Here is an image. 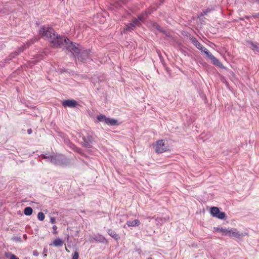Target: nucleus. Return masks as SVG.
Listing matches in <instances>:
<instances>
[{
	"label": "nucleus",
	"mask_w": 259,
	"mask_h": 259,
	"mask_svg": "<svg viewBox=\"0 0 259 259\" xmlns=\"http://www.w3.org/2000/svg\"><path fill=\"white\" fill-rule=\"evenodd\" d=\"M39 34L47 39L51 46L55 48L64 49L69 39L64 36H61L56 33L53 28L49 25H43L39 30Z\"/></svg>",
	"instance_id": "1"
},
{
	"label": "nucleus",
	"mask_w": 259,
	"mask_h": 259,
	"mask_svg": "<svg viewBox=\"0 0 259 259\" xmlns=\"http://www.w3.org/2000/svg\"><path fill=\"white\" fill-rule=\"evenodd\" d=\"M64 49L70 52L78 61L87 63L92 60V55L90 49L82 48L78 44L73 42L70 39Z\"/></svg>",
	"instance_id": "2"
},
{
	"label": "nucleus",
	"mask_w": 259,
	"mask_h": 259,
	"mask_svg": "<svg viewBox=\"0 0 259 259\" xmlns=\"http://www.w3.org/2000/svg\"><path fill=\"white\" fill-rule=\"evenodd\" d=\"M38 157H41V159H45L46 161L49 162L55 165L66 167L71 165L70 159L61 154L54 153L52 155L41 154Z\"/></svg>",
	"instance_id": "3"
},
{
	"label": "nucleus",
	"mask_w": 259,
	"mask_h": 259,
	"mask_svg": "<svg viewBox=\"0 0 259 259\" xmlns=\"http://www.w3.org/2000/svg\"><path fill=\"white\" fill-rule=\"evenodd\" d=\"M190 40L192 41L193 45L201 52H203L204 54L211 60L213 64L221 68H224L223 64L215 57L210 52L207 50L201 44H200L196 38L191 36L189 37Z\"/></svg>",
	"instance_id": "4"
},
{
	"label": "nucleus",
	"mask_w": 259,
	"mask_h": 259,
	"mask_svg": "<svg viewBox=\"0 0 259 259\" xmlns=\"http://www.w3.org/2000/svg\"><path fill=\"white\" fill-rule=\"evenodd\" d=\"M79 137L82 139L81 144L85 148H91L95 142L94 134L91 131L82 130L79 134Z\"/></svg>",
	"instance_id": "5"
},
{
	"label": "nucleus",
	"mask_w": 259,
	"mask_h": 259,
	"mask_svg": "<svg viewBox=\"0 0 259 259\" xmlns=\"http://www.w3.org/2000/svg\"><path fill=\"white\" fill-rule=\"evenodd\" d=\"M210 213L212 217L220 220H224L226 218V213L220 211L219 208L217 207H211L210 208Z\"/></svg>",
	"instance_id": "6"
},
{
	"label": "nucleus",
	"mask_w": 259,
	"mask_h": 259,
	"mask_svg": "<svg viewBox=\"0 0 259 259\" xmlns=\"http://www.w3.org/2000/svg\"><path fill=\"white\" fill-rule=\"evenodd\" d=\"M155 152L157 153H162L168 151V148L166 146H165L164 141L163 140L157 141L155 144Z\"/></svg>",
	"instance_id": "7"
},
{
	"label": "nucleus",
	"mask_w": 259,
	"mask_h": 259,
	"mask_svg": "<svg viewBox=\"0 0 259 259\" xmlns=\"http://www.w3.org/2000/svg\"><path fill=\"white\" fill-rule=\"evenodd\" d=\"M245 235V233H240L235 228L228 229L227 236L230 237L239 239L244 237Z\"/></svg>",
	"instance_id": "8"
},
{
	"label": "nucleus",
	"mask_w": 259,
	"mask_h": 259,
	"mask_svg": "<svg viewBox=\"0 0 259 259\" xmlns=\"http://www.w3.org/2000/svg\"><path fill=\"white\" fill-rule=\"evenodd\" d=\"M89 240L91 242H97L99 243H104L106 242V238L100 234H96L90 237Z\"/></svg>",
	"instance_id": "9"
},
{
	"label": "nucleus",
	"mask_w": 259,
	"mask_h": 259,
	"mask_svg": "<svg viewBox=\"0 0 259 259\" xmlns=\"http://www.w3.org/2000/svg\"><path fill=\"white\" fill-rule=\"evenodd\" d=\"M62 104L64 107H68L70 108L75 107L78 105L77 102L73 99L65 100L62 102Z\"/></svg>",
	"instance_id": "10"
},
{
	"label": "nucleus",
	"mask_w": 259,
	"mask_h": 259,
	"mask_svg": "<svg viewBox=\"0 0 259 259\" xmlns=\"http://www.w3.org/2000/svg\"><path fill=\"white\" fill-rule=\"evenodd\" d=\"M67 146L73 151L77 152L80 155L85 156V154L83 152V150L81 148L77 147L72 142H71Z\"/></svg>",
	"instance_id": "11"
},
{
	"label": "nucleus",
	"mask_w": 259,
	"mask_h": 259,
	"mask_svg": "<svg viewBox=\"0 0 259 259\" xmlns=\"http://www.w3.org/2000/svg\"><path fill=\"white\" fill-rule=\"evenodd\" d=\"M246 44L250 46V48L254 52L259 53V46L257 42H253L250 40H246Z\"/></svg>",
	"instance_id": "12"
},
{
	"label": "nucleus",
	"mask_w": 259,
	"mask_h": 259,
	"mask_svg": "<svg viewBox=\"0 0 259 259\" xmlns=\"http://www.w3.org/2000/svg\"><path fill=\"white\" fill-rule=\"evenodd\" d=\"M105 123L110 126H115L118 125V121L115 119L107 117Z\"/></svg>",
	"instance_id": "13"
},
{
	"label": "nucleus",
	"mask_w": 259,
	"mask_h": 259,
	"mask_svg": "<svg viewBox=\"0 0 259 259\" xmlns=\"http://www.w3.org/2000/svg\"><path fill=\"white\" fill-rule=\"evenodd\" d=\"M108 234L115 240H118L120 239V236L115 231L110 229L107 230Z\"/></svg>",
	"instance_id": "14"
},
{
	"label": "nucleus",
	"mask_w": 259,
	"mask_h": 259,
	"mask_svg": "<svg viewBox=\"0 0 259 259\" xmlns=\"http://www.w3.org/2000/svg\"><path fill=\"white\" fill-rule=\"evenodd\" d=\"M140 224V222L139 220H135L134 221H127L126 225L128 227H136L139 226Z\"/></svg>",
	"instance_id": "15"
},
{
	"label": "nucleus",
	"mask_w": 259,
	"mask_h": 259,
	"mask_svg": "<svg viewBox=\"0 0 259 259\" xmlns=\"http://www.w3.org/2000/svg\"><path fill=\"white\" fill-rule=\"evenodd\" d=\"M214 229L215 231L222 233L223 235L227 236L228 229L222 227H214Z\"/></svg>",
	"instance_id": "16"
},
{
	"label": "nucleus",
	"mask_w": 259,
	"mask_h": 259,
	"mask_svg": "<svg viewBox=\"0 0 259 259\" xmlns=\"http://www.w3.org/2000/svg\"><path fill=\"white\" fill-rule=\"evenodd\" d=\"M136 28V27L134 25V24L131 22L126 25L125 28H124L123 32H127L128 31H131L134 30Z\"/></svg>",
	"instance_id": "17"
},
{
	"label": "nucleus",
	"mask_w": 259,
	"mask_h": 259,
	"mask_svg": "<svg viewBox=\"0 0 259 259\" xmlns=\"http://www.w3.org/2000/svg\"><path fill=\"white\" fill-rule=\"evenodd\" d=\"M149 14L150 13H148L147 12H145L144 13H143L142 14L138 16L137 19L140 22H144L145 21L146 18L148 16Z\"/></svg>",
	"instance_id": "18"
},
{
	"label": "nucleus",
	"mask_w": 259,
	"mask_h": 259,
	"mask_svg": "<svg viewBox=\"0 0 259 259\" xmlns=\"http://www.w3.org/2000/svg\"><path fill=\"white\" fill-rule=\"evenodd\" d=\"M107 117L103 114H99L97 116V122H104L105 123Z\"/></svg>",
	"instance_id": "19"
},
{
	"label": "nucleus",
	"mask_w": 259,
	"mask_h": 259,
	"mask_svg": "<svg viewBox=\"0 0 259 259\" xmlns=\"http://www.w3.org/2000/svg\"><path fill=\"white\" fill-rule=\"evenodd\" d=\"M63 243H64V242L62 239L58 238L54 240V241L53 242V244L54 246H55L56 247H59V246H62L63 244Z\"/></svg>",
	"instance_id": "20"
},
{
	"label": "nucleus",
	"mask_w": 259,
	"mask_h": 259,
	"mask_svg": "<svg viewBox=\"0 0 259 259\" xmlns=\"http://www.w3.org/2000/svg\"><path fill=\"white\" fill-rule=\"evenodd\" d=\"M23 212L25 215L30 216L33 212V209L31 207H26L24 208Z\"/></svg>",
	"instance_id": "21"
},
{
	"label": "nucleus",
	"mask_w": 259,
	"mask_h": 259,
	"mask_svg": "<svg viewBox=\"0 0 259 259\" xmlns=\"http://www.w3.org/2000/svg\"><path fill=\"white\" fill-rule=\"evenodd\" d=\"M132 23L134 24V25L136 27L137 26H140L141 25V22L137 18L134 19L132 20Z\"/></svg>",
	"instance_id": "22"
},
{
	"label": "nucleus",
	"mask_w": 259,
	"mask_h": 259,
	"mask_svg": "<svg viewBox=\"0 0 259 259\" xmlns=\"http://www.w3.org/2000/svg\"><path fill=\"white\" fill-rule=\"evenodd\" d=\"M37 218L39 221H42L45 218V215L42 212H39L37 214Z\"/></svg>",
	"instance_id": "23"
},
{
	"label": "nucleus",
	"mask_w": 259,
	"mask_h": 259,
	"mask_svg": "<svg viewBox=\"0 0 259 259\" xmlns=\"http://www.w3.org/2000/svg\"><path fill=\"white\" fill-rule=\"evenodd\" d=\"M211 9L209 8L206 9L205 10L203 11L200 14V16H204L206 15L207 13L210 12L211 11Z\"/></svg>",
	"instance_id": "24"
},
{
	"label": "nucleus",
	"mask_w": 259,
	"mask_h": 259,
	"mask_svg": "<svg viewBox=\"0 0 259 259\" xmlns=\"http://www.w3.org/2000/svg\"><path fill=\"white\" fill-rule=\"evenodd\" d=\"M12 240L15 242H21L22 240L20 236H14L12 237Z\"/></svg>",
	"instance_id": "25"
},
{
	"label": "nucleus",
	"mask_w": 259,
	"mask_h": 259,
	"mask_svg": "<svg viewBox=\"0 0 259 259\" xmlns=\"http://www.w3.org/2000/svg\"><path fill=\"white\" fill-rule=\"evenodd\" d=\"M153 26L159 31H160L161 32H163V29L161 28V27L159 25H158L156 23H155V24H154Z\"/></svg>",
	"instance_id": "26"
},
{
	"label": "nucleus",
	"mask_w": 259,
	"mask_h": 259,
	"mask_svg": "<svg viewBox=\"0 0 259 259\" xmlns=\"http://www.w3.org/2000/svg\"><path fill=\"white\" fill-rule=\"evenodd\" d=\"M79 257L78 252L75 251L72 255V259H78Z\"/></svg>",
	"instance_id": "27"
},
{
	"label": "nucleus",
	"mask_w": 259,
	"mask_h": 259,
	"mask_svg": "<svg viewBox=\"0 0 259 259\" xmlns=\"http://www.w3.org/2000/svg\"><path fill=\"white\" fill-rule=\"evenodd\" d=\"M64 142L67 146H68V144H69V143L71 142V141L69 138L66 137L64 138Z\"/></svg>",
	"instance_id": "28"
},
{
	"label": "nucleus",
	"mask_w": 259,
	"mask_h": 259,
	"mask_svg": "<svg viewBox=\"0 0 259 259\" xmlns=\"http://www.w3.org/2000/svg\"><path fill=\"white\" fill-rule=\"evenodd\" d=\"M53 233L55 235L57 234L58 233V231H57V226L56 225H54L53 226Z\"/></svg>",
	"instance_id": "29"
},
{
	"label": "nucleus",
	"mask_w": 259,
	"mask_h": 259,
	"mask_svg": "<svg viewBox=\"0 0 259 259\" xmlns=\"http://www.w3.org/2000/svg\"><path fill=\"white\" fill-rule=\"evenodd\" d=\"M10 259H19L16 255L10 253Z\"/></svg>",
	"instance_id": "30"
},
{
	"label": "nucleus",
	"mask_w": 259,
	"mask_h": 259,
	"mask_svg": "<svg viewBox=\"0 0 259 259\" xmlns=\"http://www.w3.org/2000/svg\"><path fill=\"white\" fill-rule=\"evenodd\" d=\"M35 41V39H30L27 42V45L28 46H29V45H31V44H34V42Z\"/></svg>",
	"instance_id": "31"
},
{
	"label": "nucleus",
	"mask_w": 259,
	"mask_h": 259,
	"mask_svg": "<svg viewBox=\"0 0 259 259\" xmlns=\"http://www.w3.org/2000/svg\"><path fill=\"white\" fill-rule=\"evenodd\" d=\"M162 33H163V34H164L166 36L169 37H171V35H170V34L169 33V32H166V31L165 30H163V32H162Z\"/></svg>",
	"instance_id": "32"
},
{
	"label": "nucleus",
	"mask_w": 259,
	"mask_h": 259,
	"mask_svg": "<svg viewBox=\"0 0 259 259\" xmlns=\"http://www.w3.org/2000/svg\"><path fill=\"white\" fill-rule=\"evenodd\" d=\"M32 254L35 256H37L39 255V253L36 250H33L32 252Z\"/></svg>",
	"instance_id": "33"
},
{
	"label": "nucleus",
	"mask_w": 259,
	"mask_h": 259,
	"mask_svg": "<svg viewBox=\"0 0 259 259\" xmlns=\"http://www.w3.org/2000/svg\"><path fill=\"white\" fill-rule=\"evenodd\" d=\"M50 223L52 224H54L56 223V219L54 217H51L50 219Z\"/></svg>",
	"instance_id": "34"
},
{
	"label": "nucleus",
	"mask_w": 259,
	"mask_h": 259,
	"mask_svg": "<svg viewBox=\"0 0 259 259\" xmlns=\"http://www.w3.org/2000/svg\"><path fill=\"white\" fill-rule=\"evenodd\" d=\"M251 17L253 18H256L257 17H259V13H255L254 14L252 15Z\"/></svg>",
	"instance_id": "35"
},
{
	"label": "nucleus",
	"mask_w": 259,
	"mask_h": 259,
	"mask_svg": "<svg viewBox=\"0 0 259 259\" xmlns=\"http://www.w3.org/2000/svg\"><path fill=\"white\" fill-rule=\"evenodd\" d=\"M249 1L251 3H257L259 4V0H249Z\"/></svg>",
	"instance_id": "36"
},
{
	"label": "nucleus",
	"mask_w": 259,
	"mask_h": 259,
	"mask_svg": "<svg viewBox=\"0 0 259 259\" xmlns=\"http://www.w3.org/2000/svg\"><path fill=\"white\" fill-rule=\"evenodd\" d=\"M28 134L30 135L32 133L31 128H29L27 131Z\"/></svg>",
	"instance_id": "37"
},
{
	"label": "nucleus",
	"mask_w": 259,
	"mask_h": 259,
	"mask_svg": "<svg viewBox=\"0 0 259 259\" xmlns=\"http://www.w3.org/2000/svg\"><path fill=\"white\" fill-rule=\"evenodd\" d=\"M250 17H251V16H245L244 17V19H246L249 20Z\"/></svg>",
	"instance_id": "38"
},
{
	"label": "nucleus",
	"mask_w": 259,
	"mask_h": 259,
	"mask_svg": "<svg viewBox=\"0 0 259 259\" xmlns=\"http://www.w3.org/2000/svg\"><path fill=\"white\" fill-rule=\"evenodd\" d=\"M166 71L168 72V73L170 74V69L168 68H166Z\"/></svg>",
	"instance_id": "39"
},
{
	"label": "nucleus",
	"mask_w": 259,
	"mask_h": 259,
	"mask_svg": "<svg viewBox=\"0 0 259 259\" xmlns=\"http://www.w3.org/2000/svg\"><path fill=\"white\" fill-rule=\"evenodd\" d=\"M240 21H243L244 20V17H241L239 19Z\"/></svg>",
	"instance_id": "40"
},
{
	"label": "nucleus",
	"mask_w": 259,
	"mask_h": 259,
	"mask_svg": "<svg viewBox=\"0 0 259 259\" xmlns=\"http://www.w3.org/2000/svg\"><path fill=\"white\" fill-rule=\"evenodd\" d=\"M23 237L25 238V239L26 240L27 239V235L26 234H24L23 235Z\"/></svg>",
	"instance_id": "41"
},
{
	"label": "nucleus",
	"mask_w": 259,
	"mask_h": 259,
	"mask_svg": "<svg viewBox=\"0 0 259 259\" xmlns=\"http://www.w3.org/2000/svg\"><path fill=\"white\" fill-rule=\"evenodd\" d=\"M78 158L80 160H81V161H83V160L81 158H80V157H78Z\"/></svg>",
	"instance_id": "42"
},
{
	"label": "nucleus",
	"mask_w": 259,
	"mask_h": 259,
	"mask_svg": "<svg viewBox=\"0 0 259 259\" xmlns=\"http://www.w3.org/2000/svg\"><path fill=\"white\" fill-rule=\"evenodd\" d=\"M66 250L67 251L69 252V251L68 250L67 248H66Z\"/></svg>",
	"instance_id": "43"
},
{
	"label": "nucleus",
	"mask_w": 259,
	"mask_h": 259,
	"mask_svg": "<svg viewBox=\"0 0 259 259\" xmlns=\"http://www.w3.org/2000/svg\"><path fill=\"white\" fill-rule=\"evenodd\" d=\"M123 228H126V226H125V225H124V226H123Z\"/></svg>",
	"instance_id": "44"
},
{
	"label": "nucleus",
	"mask_w": 259,
	"mask_h": 259,
	"mask_svg": "<svg viewBox=\"0 0 259 259\" xmlns=\"http://www.w3.org/2000/svg\"><path fill=\"white\" fill-rule=\"evenodd\" d=\"M148 259H153L152 257H149Z\"/></svg>",
	"instance_id": "45"
},
{
	"label": "nucleus",
	"mask_w": 259,
	"mask_h": 259,
	"mask_svg": "<svg viewBox=\"0 0 259 259\" xmlns=\"http://www.w3.org/2000/svg\"><path fill=\"white\" fill-rule=\"evenodd\" d=\"M6 256L8 257V254H6Z\"/></svg>",
	"instance_id": "46"
},
{
	"label": "nucleus",
	"mask_w": 259,
	"mask_h": 259,
	"mask_svg": "<svg viewBox=\"0 0 259 259\" xmlns=\"http://www.w3.org/2000/svg\"><path fill=\"white\" fill-rule=\"evenodd\" d=\"M47 256L46 254H44V256Z\"/></svg>",
	"instance_id": "47"
}]
</instances>
